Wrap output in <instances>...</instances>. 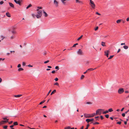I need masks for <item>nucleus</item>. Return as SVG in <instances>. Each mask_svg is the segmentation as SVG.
Returning a JSON list of instances; mask_svg holds the SVG:
<instances>
[{"mask_svg": "<svg viewBox=\"0 0 129 129\" xmlns=\"http://www.w3.org/2000/svg\"><path fill=\"white\" fill-rule=\"evenodd\" d=\"M37 14L36 15V16L37 18H40L42 15V11L41 10H37Z\"/></svg>", "mask_w": 129, "mask_h": 129, "instance_id": "1", "label": "nucleus"}, {"mask_svg": "<svg viewBox=\"0 0 129 129\" xmlns=\"http://www.w3.org/2000/svg\"><path fill=\"white\" fill-rule=\"evenodd\" d=\"M90 5L91 7L93 8L94 9L95 7V5L94 2L92 0H90Z\"/></svg>", "mask_w": 129, "mask_h": 129, "instance_id": "2", "label": "nucleus"}, {"mask_svg": "<svg viewBox=\"0 0 129 129\" xmlns=\"http://www.w3.org/2000/svg\"><path fill=\"white\" fill-rule=\"evenodd\" d=\"M103 110L102 109H98L96 111V115H100L102 113V111Z\"/></svg>", "mask_w": 129, "mask_h": 129, "instance_id": "3", "label": "nucleus"}, {"mask_svg": "<svg viewBox=\"0 0 129 129\" xmlns=\"http://www.w3.org/2000/svg\"><path fill=\"white\" fill-rule=\"evenodd\" d=\"M59 2L56 0H54L53 1V4L55 7H57L58 6Z\"/></svg>", "mask_w": 129, "mask_h": 129, "instance_id": "4", "label": "nucleus"}, {"mask_svg": "<svg viewBox=\"0 0 129 129\" xmlns=\"http://www.w3.org/2000/svg\"><path fill=\"white\" fill-rule=\"evenodd\" d=\"M124 92V90L122 88H120L118 90V92L120 94H121Z\"/></svg>", "mask_w": 129, "mask_h": 129, "instance_id": "5", "label": "nucleus"}, {"mask_svg": "<svg viewBox=\"0 0 129 129\" xmlns=\"http://www.w3.org/2000/svg\"><path fill=\"white\" fill-rule=\"evenodd\" d=\"M77 53L79 55H82L83 54V51L80 49H79L77 52Z\"/></svg>", "mask_w": 129, "mask_h": 129, "instance_id": "6", "label": "nucleus"}, {"mask_svg": "<svg viewBox=\"0 0 129 129\" xmlns=\"http://www.w3.org/2000/svg\"><path fill=\"white\" fill-rule=\"evenodd\" d=\"M110 53L109 50H106L104 51L105 55L107 56V57H108L109 53Z\"/></svg>", "mask_w": 129, "mask_h": 129, "instance_id": "7", "label": "nucleus"}, {"mask_svg": "<svg viewBox=\"0 0 129 129\" xmlns=\"http://www.w3.org/2000/svg\"><path fill=\"white\" fill-rule=\"evenodd\" d=\"M94 119L93 118H91V119H87L86 120V121L87 123H88L90 122H91L94 120Z\"/></svg>", "mask_w": 129, "mask_h": 129, "instance_id": "8", "label": "nucleus"}, {"mask_svg": "<svg viewBox=\"0 0 129 129\" xmlns=\"http://www.w3.org/2000/svg\"><path fill=\"white\" fill-rule=\"evenodd\" d=\"M84 116L86 118H90V114L85 113L84 114Z\"/></svg>", "mask_w": 129, "mask_h": 129, "instance_id": "9", "label": "nucleus"}, {"mask_svg": "<svg viewBox=\"0 0 129 129\" xmlns=\"http://www.w3.org/2000/svg\"><path fill=\"white\" fill-rule=\"evenodd\" d=\"M8 121V120H2L0 122V125L3 124H4L5 123H6Z\"/></svg>", "mask_w": 129, "mask_h": 129, "instance_id": "10", "label": "nucleus"}, {"mask_svg": "<svg viewBox=\"0 0 129 129\" xmlns=\"http://www.w3.org/2000/svg\"><path fill=\"white\" fill-rule=\"evenodd\" d=\"M14 1L16 4H18L20 6L21 5V3L18 1H17V0H14Z\"/></svg>", "mask_w": 129, "mask_h": 129, "instance_id": "11", "label": "nucleus"}, {"mask_svg": "<svg viewBox=\"0 0 129 129\" xmlns=\"http://www.w3.org/2000/svg\"><path fill=\"white\" fill-rule=\"evenodd\" d=\"M43 13L44 14V16L45 17H47L48 16V15L47 14V13H46L44 10H43Z\"/></svg>", "mask_w": 129, "mask_h": 129, "instance_id": "12", "label": "nucleus"}, {"mask_svg": "<svg viewBox=\"0 0 129 129\" xmlns=\"http://www.w3.org/2000/svg\"><path fill=\"white\" fill-rule=\"evenodd\" d=\"M6 15L8 17H10L11 16L9 12H7L6 13Z\"/></svg>", "mask_w": 129, "mask_h": 129, "instance_id": "13", "label": "nucleus"}, {"mask_svg": "<svg viewBox=\"0 0 129 129\" xmlns=\"http://www.w3.org/2000/svg\"><path fill=\"white\" fill-rule=\"evenodd\" d=\"M9 5L10 6H11V7L14 8V6L13 4L12 3H9Z\"/></svg>", "mask_w": 129, "mask_h": 129, "instance_id": "14", "label": "nucleus"}, {"mask_svg": "<svg viewBox=\"0 0 129 129\" xmlns=\"http://www.w3.org/2000/svg\"><path fill=\"white\" fill-rule=\"evenodd\" d=\"M70 0H61V1L62 2V3H63V4L64 5H65L66 3V2H65L66 1H69Z\"/></svg>", "mask_w": 129, "mask_h": 129, "instance_id": "15", "label": "nucleus"}, {"mask_svg": "<svg viewBox=\"0 0 129 129\" xmlns=\"http://www.w3.org/2000/svg\"><path fill=\"white\" fill-rule=\"evenodd\" d=\"M101 45L103 46H106L105 43L103 42H102L101 43Z\"/></svg>", "mask_w": 129, "mask_h": 129, "instance_id": "16", "label": "nucleus"}, {"mask_svg": "<svg viewBox=\"0 0 129 129\" xmlns=\"http://www.w3.org/2000/svg\"><path fill=\"white\" fill-rule=\"evenodd\" d=\"M22 95L21 94H19L17 95H14V96L16 98L20 97Z\"/></svg>", "mask_w": 129, "mask_h": 129, "instance_id": "17", "label": "nucleus"}, {"mask_svg": "<svg viewBox=\"0 0 129 129\" xmlns=\"http://www.w3.org/2000/svg\"><path fill=\"white\" fill-rule=\"evenodd\" d=\"M95 69H96V68H95L94 69H93V68L89 69L87 70V71L88 72V71H92L94 70Z\"/></svg>", "mask_w": 129, "mask_h": 129, "instance_id": "18", "label": "nucleus"}, {"mask_svg": "<svg viewBox=\"0 0 129 129\" xmlns=\"http://www.w3.org/2000/svg\"><path fill=\"white\" fill-rule=\"evenodd\" d=\"M96 115V114L95 113H94L92 114L91 115H90V117H92L94 116L95 115Z\"/></svg>", "mask_w": 129, "mask_h": 129, "instance_id": "19", "label": "nucleus"}, {"mask_svg": "<svg viewBox=\"0 0 129 129\" xmlns=\"http://www.w3.org/2000/svg\"><path fill=\"white\" fill-rule=\"evenodd\" d=\"M121 20H122L120 19L116 21V22L117 23H120Z\"/></svg>", "mask_w": 129, "mask_h": 129, "instance_id": "20", "label": "nucleus"}, {"mask_svg": "<svg viewBox=\"0 0 129 129\" xmlns=\"http://www.w3.org/2000/svg\"><path fill=\"white\" fill-rule=\"evenodd\" d=\"M56 92V90H54L51 93V95H52L53 94H54V93L55 92Z\"/></svg>", "mask_w": 129, "mask_h": 129, "instance_id": "21", "label": "nucleus"}, {"mask_svg": "<svg viewBox=\"0 0 129 129\" xmlns=\"http://www.w3.org/2000/svg\"><path fill=\"white\" fill-rule=\"evenodd\" d=\"M23 69L22 68H20L18 69V71H23Z\"/></svg>", "mask_w": 129, "mask_h": 129, "instance_id": "22", "label": "nucleus"}, {"mask_svg": "<svg viewBox=\"0 0 129 129\" xmlns=\"http://www.w3.org/2000/svg\"><path fill=\"white\" fill-rule=\"evenodd\" d=\"M32 6V5L31 4H29L28 6L26 8L27 9H28L29 7H31Z\"/></svg>", "mask_w": 129, "mask_h": 129, "instance_id": "23", "label": "nucleus"}, {"mask_svg": "<svg viewBox=\"0 0 129 129\" xmlns=\"http://www.w3.org/2000/svg\"><path fill=\"white\" fill-rule=\"evenodd\" d=\"M83 36V35H82L80 37H79L78 39H77V41H79V40L81 39L82 38V37Z\"/></svg>", "mask_w": 129, "mask_h": 129, "instance_id": "24", "label": "nucleus"}, {"mask_svg": "<svg viewBox=\"0 0 129 129\" xmlns=\"http://www.w3.org/2000/svg\"><path fill=\"white\" fill-rule=\"evenodd\" d=\"M123 48L124 49H126L128 48V46H124Z\"/></svg>", "mask_w": 129, "mask_h": 129, "instance_id": "25", "label": "nucleus"}, {"mask_svg": "<svg viewBox=\"0 0 129 129\" xmlns=\"http://www.w3.org/2000/svg\"><path fill=\"white\" fill-rule=\"evenodd\" d=\"M13 124L14 125H17L18 124L17 122H15Z\"/></svg>", "mask_w": 129, "mask_h": 129, "instance_id": "26", "label": "nucleus"}, {"mask_svg": "<svg viewBox=\"0 0 129 129\" xmlns=\"http://www.w3.org/2000/svg\"><path fill=\"white\" fill-rule=\"evenodd\" d=\"M78 44V43H76L74 45L72 46V47H76V45H77Z\"/></svg>", "mask_w": 129, "mask_h": 129, "instance_id": "27", "label": "nucleus"}, {"mask_svg": "<svg viewBox=\"0 0 129 129\" xmlns=\"http://www.w3.org/2000/svg\"><path fill=\"white\" fill-rule=\"evenodd\" d=\"M113 56V55L110 56V57L108 58V59H111Z\"/></svg>", "mask_w": 129, "mask_h": 129, "instance_id": "28", "label": "nucleus"}, {"mask_svg": "<svg viewBox=\"0 0 129 129\" xmlns=\"http://www.w3.org/2000/svg\"><path fill=\"white\" fill-rule=\"evenodd\" d=\"M113 111V110H112V108H110L108 110V112H112Z\"/></svg>", "mask_w": 129, "mask_h": 129, "instance_id": "29", "label": "nucleus"}, {"mask_svg": "<svg viewBox=\"0 0 129 129\" xmlns=\"http://www.w3.org/2000/svg\"><path fill=\"white\" fill-rule=\"evenodd\" d=\"M45 100H44L42 101V102H41L39 104L40 105H41L43 103L45 102Z\"/></svg>", "mask_w": 129, "mask_h": 129, "instance_id": "30", "label": "nucleus"}, {"mask_svg": "<svg viewBox=\"0 0 129 129\" xmlns=\"http://www.w3.org/2000/svg\"><path fill=\"white\" fill-rule=\"evenodd\" d=\"M108 111H105L104 112H103V114H105L107 113H108Z\"/></svg>", "mask_w": 129, "mask_h": 129, "instance_id": "31", "label": "nucleus"}, {"mask_svg": "<svg viewBox=\"0 0 129 129\" xmlns=\"http://www.w3.org/2000/svg\"><path fill=\"white\" fill-rule=\"evenodd\" d=\"M84 76L83 75H82L81 77V79H83L84 77Z\"/></svg>", "mask_w": 129, "mask_h": 129, "instance_id": "32", "label": "nucleus"}, {"mask_svg": "<svg viewBox=\"0 0 129 129\" xmlns=\"http://www.w3.org/2000/svg\"><path fill=\"white\" fill-rule=\"evenodd\" d=\"M42 9V8L41 7H37V10H39V9Z\"/></svg>", "mask_w": 129, "mask_h": 129, "instance_id": "33", "label": "nucleus"}, {"mask_svg": "<svg viewBox=\"0 0 129 129\" xmlns=\"http://www.w3.org/2000/svg\"><path fill=\"white\" fill-rule=\"evenodd\" d=\"M70 128L71 127L70 126H68L67 127H65L64 129H70Z\"/></svg>", "mask_w": 129, "mask_h": 129, "instance_id": "34", "label": "nucleus"}, {"mask_svg": "<svg viewBox=\"0 0 129 129\" xmlns=\"http://www.w3.org/2000/svg\"><path fill=\"white\" fill-rule=\"evenodd\" d=\"M49 62V60H48L47 61H45L44 62V63L45 64L47 63L48 62Z\"/></svg>", "mask_w": 129, "mask_h": 129, "instance_id": "35", "label": "nucleus"}, {"mask_svg": "<svg viewBox=\"0 0 129 129\" xmlns=\"http://www.w3.org/2000/svg\"><path fill=\"white\" fill-rule=\"evenodd\" d=\"M54 85H56L57 86H58L59 85V84L57 82H56L54 84Z\"/></svg>", "mask_w": 129, "mask_h": 129, "instance_id": "36", "label": "nucleus"}, {"mask_svg": "<svg viewBox=\"0 0 129 129\" xmlns=\"http://www.w3.org/2000/svg\"><path fill=\"white\" fill-rule=\"evenodd\" d=\"M105 116L106 118H108L109 117V115L108 114H107L105 115Z\"/></svg>", "mask_w": 129, "mask_h": 129, "instance_id": "37", "label": "nucleus"}, {"mask_svg": "<svg viewBox=\"0 0 129 129\" xmlns=\"http://www.w3.org/2000/svg\"><path fill=\"white\" fill-rule=\"evenodd\" d=\"M14 38V36H13V35L12 36L10 37V39H13Z\"/></svg>", "mask_w": 129, "mask_h": 129, "instance_id": "38", "label": "nucleus"}, {"mask_svg": "<svg viewBox=\"0 0 129 129\" xmlns=\"http://www.w3.org/2000/svg\"><path fill=\"white\" fill-rule=\"evenodd\" d=\"M55 69L58 70L59 69V67L58 66H56L55 67Z\"/></svg>", "mask_w": 129, "mask_h": 129, "instance_id": "39", "label": "nucleus"}, {"mask_svg": "<svg viewBox=\"0 0 129 129\" xmlns=\"http://www.w3.org/2000/svg\"><path fill=\"white\" fill-rule=\"evenodd\" d=\"M76 2L77 3H80L81 2L79 0H76Z\"/></svg>", "mask_w": 129, "mask_h": 129, "instance_id": "40", "label": "nucleus"}, {"mask_svg": "<svg viewBox=\"0 0 129 129\" xmlns=\"http://www.w3.org/2000/svg\"><path fill=\"white\" fill-rule=\"evenodd\" d=\"M7 125L5 126H4L3 128L5 129H6L7 128Z\"/></svg>", "mask_w": 129, "mask_h": 129, "instance_id": "41", "label": "nucleus"}, {"mask_svg": "<svg viewBox=\"0 0 129 129\" xmlns=\"http://www.w3.org/2000/svg\"><path fill=\"white\" fill-rule=\"evenodd\" d=\"M89 126V124H88L87 125V127H86L85 129H88V127Z\"/></svg>", "mask_w": 129, "mask_h": 129, "instance_id": "42", "label": "nucleus"}, {"mask_svg": "<svg viewBox=\"0 0 129 129\" xmlns=\"http://www.w3.org/2000/svg\"><path fill=\"white\" fill-rule=\"evenodd\" d=\"M117 124H120L121 123V122L120 121H119L117 122Z\"/></svg>", "mask_w": 129, "mask_h": 129, "instance_id": "43", "label": "nucleus"}, {"mask_svg": "<svg viewBox=\"0 0 129 129\" xmlns=\"http://www.w3.org/2000/svg\"><path fill=\"white\" fill-rule=\"evenodd\" d=\"M99 124V122H95V123H93V124H94V125H95V124Z\"/></svg>", "mask_w": 129, "mask_h": 129, "instance_id": "44", "label": "nucleus"}, {"mask_svg": "<svg viewBox=\"0 0 129 129\" xmlns=\"http://www.w3.org/2000/svg\"><path fill=\"white\" fill-rule=\"evenodd\" d=\"M86 103L87 104H92V103L90 102H87Z\"/></svg>", "mask_w": 129, "mask_h": 129, "instance_id": "45", "label": "nucleus"}, {"mask_svg": "<svg viewBox=\"0 0 129 129\" xmlns=\"http://www.w3.org/2000/svg\"><path fill=\"white\" fill-rule=\"evenodd\" d=\"M51 92V90H50L48 92V94H47V96H48L49 94V93H50V92Z\"/></svg>", "mask_w": 129, "mask_h": 129, "instance_id": "46", "label": "nucleus"}, {"mask_svg": "<svg viewBox=\"0 0 129 129\" xmlns=\"http://www.w3.org/2000/svg\"><path fill=\"white\" fill-rule=\"evenodd\" d=\"M98 28H99L98 27V26H97V27H96V28H95V31H96V30H97L98 29Z\"/></svg>", "mask_w": 129, "mask_h": 129, "instance_id": "47", "label": "nucleus"}, {"mask_svg": "<svg viewBox=\"0 0 129 129\" xmlns=\"http://www.w3.org/2000/svg\"><path fill=\"white\" fill-rule=\"evenodd\" d=\"M4 3V2L3 1H1L0 2V4L2 5Z\"/></svg>", "mask_w": 129, "mask_h": 129, "instance_id": "48", "label": "nucleus"}, {"mask_svg": "<svg viewBox=\"0 0 129 129\" xmlns=\"http://www.w3.org/2000/svg\"><path fill=\"white\" fill-rule=\"evenodd\" d=\"M96 14L98 15H101V14L99 13L98 12H97L96 13Z\"/></svg>", "mask_w": 129, "mask_h": 129, "instance_id": "49", "label": "nucleus"}, {"mask_svg": "<svg viewBox=\"0 0 129 129\" xmlns=\"http://www.w3.org/2000/svg\"><path fill=\"white\" fill-rule=\"evenodd\" d=\"M125 113H122V116H123V117H124L125 116Z\"/></svg>", "mask_w": 129, "mask_h": 129, "instance_id": "50", "label": "nucleus"}, {"mask_svg": "<svg viewBox=\"0 0 129 129\" xmlns=\"http://www.w3.org/2000/svg\"><path fill=\"white\" fill-rule=\"evenodd\" d=\"M12 33L13 34H15L16 33V32L15 31H12Z\"/></svg>", "mask_w": 129, "mask_h": 129, "instance_id": "51", "label": "nucleus"}, {"mask_svg": "<svg viewBox=\"0 0 129 129\" xmlns=\"http://www.w3.org/2000/svg\"><path fill=\"white\" fill-rule=\"evenodd\" d=\"M22 65L23 66H25V63L24 62H22Z\"/></svg>", "mask_w": 129, "mask_h": 129, "instance_id": "52", "label": "nucleus"}, {"mask_svg": "<svg viewBox=\"0 0 129 129\" xmlns=\"http://www.w3.org/2000/svg\"><path fill=\"white\" fill-rule=\"evenodd\" d=\"M55 81H57L58 80V79L57 78H56L55 79Z\"/></svg>", "mask_w": 129, "mask_h": 129, "instance_id": "53", "label": "nucleus"}, {"mask_svg": "<svg viewBox=\"0 0 129 129\" xmlns=\"http://www.w3.org/2000/svg\"><path fill=\"white\" fill-rule=\"evenodd\" d=\"M21 64H19L17 66V67L18 68H19L21 67Z\"/></svg>", "mask_w": 129, "mask_h": 129, "instance_id": "54", "label": "nucleus"}, {"mask_svg": "<svg viewBox=\"0 0 129 129\" xmlns=\"http://www.w3.org/2000/svg\"><path fill=\"white\" fill-rule=\"evenodd\" d=\"M4 59H4V58L3 59L2 58H0V61L1 60H4Z\"/></svg>", "mask_w": 129, "mask_h": 129, "instance_id": "55", "label": "nucleus"}, {"mask_svg": "<svg viewBox=\"0 0 129 129\" xmlns=\"http://www.w3.org/2000/svg\"><path fill=\"white\" fill-rule=\"evenodd\" d=\"M55 73V71L54 70L52 72V73L53 74Z\"/></svg>", "mask_w": 129, "mask_h": 129, "instance_id": "56", "label": "nucleus"}, {"mask_svg": "<svg viewBox=\"0 0 129 129\" xmlns=\"http://www.w3.org/2000/svg\"><path fill=\"white\" fill-rule=\"evenodd\" d=\"M101 119H104L103 117L102 116H100Z\"/></svg>", "mask_w": 129, "mask_h": 129, "instance_id": "57", "label": "nucleus"}, {"mask_svg": "<svg viewBox=\"0 0 129 129\" xmlns=\"http://www.w3.org/2000/svg\"><path fill=\"white\" fill-rule=\"evenodd\" d=\"M3 119L4 120H8L9 119H7L6 118H3Z\"/></svg>", "mask_w": 129, "mask_h": 129, "instance_id": "58", "label": "nucleus"}, {"mask_svg": "<svg viewBox=\"0 0 129 129\" xmlns=\"http://www.w3.org/2000/svg\"><path fill=\"white\" fill-rule=\"evenodd\" d=\"M121 50L120 49H118V51H117V53H119L120 51Z\"/></svg>", "mask_w": 129, "mask_h": 129, "instance_id": "59", "label": "nucleus"}, {"mask_svg": "<svg viewBox=\"0 0 129 129\" xmlns=\"http://www.w3.org/2000/svg\"><path fill=\"white\" fill-rule=\"evenodd\" d=\"M13 122V121H11L10 122H9V124H11Z\"/></svg>", "mask_w": 129, "mask_h": 129, "instance_id": "60", "label": "nucleus"}, {"mask_svg": "<svg viewBox=\"0 0 129 129\" xmlns=\"http://www.w3.org/2000/svg\"><path fill=\"white\" fill-rule=\"evenodd\" d=\"M126 20L127 21H129V17L127 18Z\"/></svg>", "mask_w": 129, "mask_h": 129, "instance_id": "61", "label": "nucleus"}, {"mask_svg": "<svg viewBox=\"0 0 129 129\" xmlns=\"http://www.w3.org/2000/svg\"><path fill=\"white\" fill-rule=\"evenodd\" d=\"M108 36V35H107V36H104V38H107Z\"/></svg>", "mask_w": 129, "mask_h": 129, "instance_id": "62", "label": "nucleus"}, {"mask_svg": "<svg viewBox=\"0 0 129 129\" xmlns=\"http://www.w3.org/2000/svg\"><path fill=\"white\" fill-rule=\"evenodd\" d=\"M1 37L2 38V40H3L5 38V37H4L3 36H1Z\"/></svg>", "mask_w": 129, "mask_h": 129, "instance_id": "63", "label": "nucleus"}, {"mask_svg": "<svg viewBox=\"0 0 129 129\" xmlns=\"http://www.w3.org/2000/svg\"><path fill=\"white\" fill-rule=\"evenodd\" d=\"M46 52H44L43 55H46Z\"/></svg>", "mask_w": 129, "mask_h": 129, "instance_id": "64", "label": "nucleus"}]
</instances>
